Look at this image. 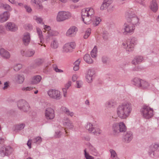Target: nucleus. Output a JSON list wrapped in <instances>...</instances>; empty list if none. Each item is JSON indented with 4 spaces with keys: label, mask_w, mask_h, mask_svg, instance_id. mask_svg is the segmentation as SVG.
Here are the masks:
<instances>
[{
    "label": "nucleus",
    "mask_w": 159,
    "mask_h": 159,
    "mask_svg": "<svg viewBox=\"0 0 159 159\" xmlns=\"http://www.w3.org/2000/svg\"><path fill=\"white\" fill-rule=\"evenodd\" d=\"M132 111L131 103L126 102L118 106L116 109V114L118 117L121 119H125L130 115Z\"/></svg>",
    "instance_id": "f257e3e1"
},
{
    "label": "nucleus",
    "mask_w": 159,
    "mask_h": 159,
    "mask_svg": "<svg viewBox=\"0 0 159 159\" xmlns=\"http://www.w3.org/2000/svg\"><path fill=\"white\" fill-rule=\"evenodd\" d=\"M81 14L82 20L85 24H89L92 22L94 14L93 8L88 7L83 9L82 10Z\"/></svg>",
    "instance_id": "f03ea898"
},
{
    "label": "nucleus",
    "mask_w": 159,
    "mask_h": 159,
    "mask_svg": "<svg viewBox=\"0 0 159 159\" xmlns=\"http://www.w3.org/2000/svg\"><path fill=\"white\" fill-rule=\"evenodd\" d=\"M137 39L136 38L132 37L128 41L123 43V48L126 51L130 52L133 51L134 46L137 44Z\"/></svg>",
    "instance_id": "7ed1b4c3"
},
{
    "label": "nucleus",
    "mask_w": 159,
    "mask_h": 159,
    "mask_svg": "<svg viewBox=\"0 0 159 159\" xmlns=\"http://www.w3.org/2000/svg\"><path fill=\"white\" fill-rule=\"evenodd\" d=\"M72 17V14L69 11H61L57 14L56 20L58 22H62L70 19Z\"/></svg>",
    "instance_id": "20e7f679"
},
{
    "label": "nucleus",
    "mask_w": 159,
    "mask_h": 159,
    "mask_svg": "<svg viewBox=\"0 0 159 159\" xmlns=\"http://www.w3.org/2000/svg\"><path fill=\"white\" fill-rule=\"evenodd\" d=\"M140 112L143 117L146 119L151 118L154 115L153 109L147 106H143L141 109Z\"/></svg>",
    "instance_id": "39448f33"
},
{
    "label": "nucleus",
    "mask_w": 159,
    "mask_h": 159,
    "mask_svg": "<svg viewBox=\"0 0 159 159\" xmlns=\"http://www.w3.org/2000/svg\"><path fill=\"white\" fill-rule=\"evenodd\" d=\"M135 29V27L133 25L127 22L124 24L121 31L124 35H131L134 33Z\"/></svg>",
    "instance_id": "423d86ee"
},
{
    "label": "nucleus",
    "mask_w": 159,
    "mask_h": 159,
    "mask_svg": "<svg viewBox=\"0 0 159 159\" xmlns=\"http://www.w3.org/2000/svg\"><path fill=\"white\" fill-rule=\"evenodd\" d=\"M112 129L114 133L118 134L125 132L126 130V127L124 123L121 122L119 123L114 124L112 126Z\"/></svg>",
    "instance_id": "0eeeda50"
},
{
    "label": "nucleus",
    "mask_w": 159,
    "mask_h": 159,
    "mask_svg": "<svg viewBox=\"0 0 159 159\" xmlns=\"http://www.w3.org/2000/svg\"><path fill=\"white\" fill-rule=\"evenodd\" d=\"M18 108L24 112H27L30 110V106L28 103L25 100L19 101L17 103Z\"/></svg>",
    "instance_id": "6e6552de"
},
{
    "label": "nucleus",
    "mask_w": 159,
    "mask_h": 159,
    "mask_svg": "<svg viewBox=\"0 0 159 159\" xmlns=\"http://www.w3.org/2000/svg\"><path fill=\"white\" fill-rule=\"evenodd\" d=\"M48 94L50 98L58 100L61 98L60 92L57 90L50 89L48 91Z\"/></svg>",
    "instance_id": "1a4fd4ad"
},
{
    "label": "nucleus",
    "mask_w": 159,
    "mask_h": 159,
    "mask_svg": "<svg viewBox=\"0 0 159 159\" xmlns=\"http://www.w3.org/2000/svg\"><path fill=\"white\" fill-rule=\"evenodd\" d=\"M76 44L74 42H71L66 43L63 47L62 51L64 53L71 52L75 49Z\"/></svg>",
    "instance_id": "9d476101"
},
{
    "label": "nucleus",
    "mask_w": 159,
    "mask_h": 159,
    "mask_svg": "<svg viewBox=\"0 0 159 159\" xmlns=\"http://www.w3.org/2000/svg\"><path fill=\"white\" fill-rule=\"evenodd\" d=\"M4 26L7 31L11 32H15L18 29V26L13 22H7L5 24Z\"/></svg>",
    "instance_id": "9b49d317"
},
{
    "label": "nucleus",
    "mask_w": 159,
    "mask_h": 159,
    "mask_svg": "<svg viewBox=\"0 0 159 159\" xmlns=\"http://www.w3.org/2000/svg\"><path fill=\"white\" fill-rule=\"evenodd\" d=\"M62 124L65 128L67 129H73L75 128L73 122L68 117L64 118L62 120Z\"/></svg>",
    "instance_id": "f8f14e48"
},
{
    "label": "nucleus",
    "mask_w": 159,
    "mask_h": 159,
    "mask_svg": "<svg viewBox=\"0 0 159 159\" xmlns=\"http://www.w3.org/2000/svg\"><path fill=\"white\" fill-rule=\"evenodd\" d=\"M44 113L45 118L48 120H52L55 117L54 111L51 107L46 108Z\"/></svg>",
    "instance_id": "ddd939ff"
},
{
    "label": "nucleus",
    "mask_w": 159,
    "mask_h": 159,
    "mask_svg": "<svg viewBox=\"0 0 159 159\" xmlns=\"http://www.w3.org/2000/svg\"><path fill=\"white\" fill-rule=\"evenodd\" d=\"M157 151L159 152V143H155L153 146L150 147L148 152L151 157H153L155 156Z\"/></svg>",
    "instance_id": "4468645a"
},
{
    "label": "nucleus",
    "mask_w": 159,
    "mask_h": 159,
    "mask_svg": "<svg viewBox=\"0 0 159 159\" xmlns=\"http://www.w3.org/2000/svg\"><path fill=\"white\" fill-rule=\"evenodd\" d=\"M95 73L94 70L92 69H89L85 74V79L86 81L89 83H91L93 81V75Z\"/></svg>",
    "instance_id": "2eb2a0df"
},
{
    "label": "nucleus",
    "mask_w": 159,
    "mask_h": 159,
    "mask_svg": "<svg viewBox=\"0 0 159 159\" xmlns=\"http://www.w3.org/2000/svg\"><path fill=\"white\" fill-rule=\"evenodd\" d=\"M77 31L78 29L76 26H72L67 30L66 35L69 37H73L75 36Z\"/></svg>",
    "instance_id": "dca6fc26"
},
{
    "label": "nucleus",
    "mask_w": 159,
    "mask_h": 159,
    "mask_svg": "<svg viewBox=\"0 0 159 159\" xmlns=\"http://www.w3.org/2000/svg\"><path fill=\"white\" fill-rule=\"evenodd\" d=\"M139 19L138 17L135 14L129 15L128 20V22L133 25L135 27L138 24Z\"/></svg>",
    "instance_id": "f3484780"
},
{
    "label": "nucleus",
    "mask_w": 159,
    "mask_h": 159,
    "mask_svg": "<svg viewBox=\"0 0 159 159\" xmlns=\"http://www.w3.org/2000/svg\"><path fill=\"white\" fill-rule=\"evenodd\" d=\"M30 34L28 32L25 33L22 38V41L24 44L25 46H27L30 42Z\"/></svg>",
    "instance_id": "a211bd4d"
},
{
    "label": "nucleus",
    "mask_w": 159,
    "mask_h": 159,
    "mask_svg": "<svg viewBox=\"0 0 159 159\" xmlns=\"http://www.w3.org/2000/svg\"><path fill=\"white\" fill-rule=\"evenodd\" d=\"M24 80L25 77L23 75L17 74L15 75L13 80L18 84H22Z\"/></svg>",
    "instance_id": "6ab92c4d"
},
{
    "label": "nucleus",
    "mask_w": 159,
    "mask_h": 159,
    "mask_svg": "<svg viewBox=\"0 0 159 159\" xmlns=\"http://www.w3.org/2000/svg\"><path fill=\"white\" fill-rule=\"evenodd\" d=\"M42 79L41 76L39 75H34L31 78L30 83L31 84H37L40 83Z\"/></svg>",
    "instance_id": "aec40b11"
},
{
    "label": "nucleus",
    "mask_w": 159,
    "mask_h": 159,
    "mask_svg": "<svg viewBox=\"0 0 159 159\" xmlns=\"http://www.w3.org/2000/svg\"><path fill=\"white\" fill-rule=\"evenodd\" d=\"M113 0H103L100 9L103 10L107 9L112 3Z\"/></svg>",
    "instance_id": "412c9836"
},
{
    "label": "nucleus",
    "mask_w": 159,
    "mask_h": 159,
    "mask_svg": "<svg viewBox=\"0 0 159 159\" xmlns=\"http://www.w3.org/2000/svg\"><path fill=\"white\" fill-rule=\"evenodd\" d=\"M10 15L7 11H4L0 14V22L3 23L7 21L9 18Z\"/></svg>",
    "instance_id": "4be33fe9"
},
{
    "label": "nucleus",
    "mask_w": 159,
    "mask_h": 159,
    "mask_svg": "<svg viewBox=\"0 0 159 159\" xmlns=\"http://www.w3.org/2000/svg\"><path fill=\"white\" fill-rule=\"evenodd\" d=\"M0 55L2 57L5 59H8L11 56L10 53L4 48L0 49Z\"/></svg>",
    "instance_id": "5701e85b"
},
{
    "label": "nucleus",
    "mask_w": 159,
    "mask_h": 159,
    "mask_svg": "<svg viewBox=\"0 0 159 159\" xmlns=\"http://www.w3.org/2000/svg\"><path fill=\"white\" fill-rule=\"evenodd\" d=\"M133 137L132 133L130 131L127 132L124 136V141L126 143H129L132 140Z\"/></svg>",
    "instance_id": "b1692460"
},
{
    "label": "nucleus",
    "mask_w": 159,
    "mask_h": 159,
    "mask_svg": "<svg viewBox=\"0 0 159 159\" xmlns=\"http://www.w3.org/2000/svg\"><path fill=\"white\" fill-rule=\"evenodd\" d=\"M89 149L90 153L92 155L96 156L99 155V153L97 149L91 144H89Z\"/></svg>",
    "instance_id": "393cba45"
},
{
    "label": "nucleus",
    "mask_w": 159,
    "mask_h": 159,
    "mask_svg": "<svg viewBox=\"0 0 159 159\" xmlns=\"http://www.w3.org/2000/svg\"><path fill=\"white\" fill-rule=\"evenodd\" d=\"M150 8L153 12H156L158 8V5L156 0H152L150 3Z\"/></svg>",
    "instance_id": "a878e982"
},
{
    "label": "nucleus",
    "mask_w": 159,
    "mask_h": 159,
    "mask_svg": "<svg viewBox=\"0 0 159 159\" xmlns=\"http://www.w3.org/2000/svg\"><path fill=\"white\" fill-rule=\"evenodd\" d=\"M143 60V58L142 56H136L132 61V64L136 65L142 62Z\"/></svg>",
    "instance_id": "bb28decb"
},
{
    "label": "nucleus",
    "mask_w": 159,
    "mask_h": 159,
    "mask_svg": "<svg viewBox=\"0 0 159 159\" xmlns=\"http://www.w3.org/2000/svg\"><path fill=\"white\" fill-rule=\"evenodd\" d=\"M61 110L68 116L73 117L74 116V113L72 111H70L68 108L65 107H61Z\"/></svg>",
    "instance_id": "cd10ccee"
},
{
    "label": "nucleus",
    "mask_w": 159,
    "mask_h": 159,
    "mask_svg": "<svg viewBox=\"0 0 159 159\" xmlns=\"http://www.w3.org/2000/svg\"><path fill=\"white\" fill-rule=\"evenodd\" d=\"M149 83L147 81L142 80L139 88L142 89H148L150 88Z\"/></svg>",
    "instance_id": "c85d7f7f"
},
{
    "label": "nucleus",
    "mask_w": 159,
    "mask_h": 159,
    "mask_svg": "<svg viewBox=\"0 0 159 159\" xmlns=\"http://www.w3.org/2000/svg\"><path fill=\"white\" fill-rule=\"evenodd\" d=\"M105 105L107 108H111L115 107L116 103L114 100L112 99L107 101Z\"/></svg>",
    "instance_id": "c756f323"
},
{
    "label": "nucleus",
    "mask_w": 159,
    "mask_h": 159,
    "mask_svg": "<svg viewBox=\"0 0 159 159\" xmlns=\"http://www.w3.org/2000/svg\"><path fill=\"white\" fill-rule=\"evenodd\" d=\"M101 21V20L100 17L93 16L92 22H93V24L94 26H96L98 25Z\"/></svg>",
    "instance_id": "7c9ffc66"
},
{
    "label": "nucleus",
    "mask_w": 159,
    "mask_h": 159,
    "mask_svg": "<svg viewBox=\"0 0 159 159\" xmlns=\"http://www.w3.org/2000/svg\"><path fill=\"white\" fill-rule=\"evenodd\" d=\"M3 148L5 149V151L7 156L10 155L13 151V149L10 146H3Z\"/></svg>",
    "instance_id": "2f4dec72"
},
{
    "label": "nucleus",
    "mask_w": 159,
    "mask_h": 159,
    "mask_svg": "<svg viewBox=\"0 0 159 159\" xmlns=\"http://www.w3.org/2000/svg\"><path fill=\"white\" fill-rule=\"evenodd\" d=\"M94 125L91 123H88L86 126V129L89 131V132L92 133L94 130L95 128Z\"/></svg>",
    "instance_id": "473e14b6"
},
{
    "label": "nucleus",
    "mask_w": 159,
    "mask_h": 159,
    "mask_svg": "<svg viewBox=\"0 0 159 159\" xmlns=\"http://www.w3.org/2000/svg\"><path fill=\"white\" fill-rule=\"evenodd\" d=\"M50 46L52 49H57L59 46L58 41L56 39H53L51 43Z\"/></svg>",
    "instance_id": "72a5a7b5"
},
{
    "label": "nucleus",
    "mask_w": 159,
    "mask_h": 159,
    "mask_svg": "<svg viewBox=\"0 0 159 159\" xmlns=\"http://www.w3.org/2000/svg\"><path fill=\"white\" fill-rule=\"evenodd\" d=\"M84 60L88 64H91L93 63V60L91 58L89 54H85L84 56Z\"/></svg>",
    "instance_id": "f704fd0d"
},
{
    "label": "nucleus",
    "mask_w": 159,
    "mask_h": 159,
    "mask_svg": "<svg viewBox=\"0 0 159 159\" xmlns=\"http://www.w3.org/2000/svg\"><path fill=\"white\" fill-rule=\"evenodd\" d=\"M141 80H142L136 77L133 79L132 81L134 85L139 88L141 83Z\"/></svg>",
    "instance_id": "c9c22d12"
},
{
    "label": "nucleus",
    "mask_w": 159,
    "mask_h": 159,
    "mask_svg": "<svg viewBox=\"0 0 159 159\" xmlns=\"http://www.w3.org/2000/svg\"><path fill=\"white\" fill-rule=\"evenodd\" d=\"M36 30L37 32L39 38L40 43H43V35L42 34V30L40 29L39 28H37L36 29Z\"/></svg>",
    "instance_id": "e433bc0d"
},
{
    "label": "nucleus",
    "mask_w": 159,
    "mask_h": 159,
    "mask_svg": "<svg viewBox=\"0 0 159 159\" xmlns=\"http://www.w3.org/2000/svg\"><path fill=\"white\" fill-rule=\"evenodd\" d=\"M25 126V125L24 123L17 124L15 126L14 129L15 131L20 130L24 128Z\"/></svg>",
    "instance_id": "4c0bfd02"
},
{
    "label": "nucleus",
    "mask_w": 159,
    "mask_h": 159,
    "mask_svg": "<svg viewBox=\"0 0 159 159\" xmlns=\"http://www.w3.org/2000/svg\"><path fill=\"white\" fill-rule=\"evenodd\" d=\"M80 62L81 60L79 59L74 62V66L73 67V69L74 70L76 71L79 70V65Z\"/></svg>",
    "instance_id": "58836bf2"
},
{
    "label": "nucleus",
    "mask_w": 159,
    "mask_h": 159,
    "mask_svg": "<svg viewBox=\"0 0 159 159\" xmlns=\"http://www.w3.org/2000/svg\"><path fill=\"white\" fill-rule=\"evenodd\" d=\"M48 35L47 36L48 38H49L51 36H57L58 33L56 31L52 30H50L47 33Z\"/></svg>",
    "instance_id": "ea45409f"
},
{
    "label": "nucleus",
    "mask_w": 159,
    "mask_h": 159,
    "mask_svg": "<svg viewBox=\"0 0 159 159\" xmlns=\"http://www.w3.org/2000/svg\"><path fill=\"white\" fill-rule=\"evenodd\" d=\"M42 140V139L41 137L40 136H38L34 138L33 139L32 141L33 143L37 144H39L41 143Z\"/></svg>",
    "instance_id": "a19ab883"
},
{
    "label": "nucleus",
    "mask_w": 159,
    "mask_h": 159,
    "mask_svg": "<svg viewBox=\"0 0 159 159\" xmlns=\"http://www.w3.org/2000/svg\"><path fill=\"white\" fill-rule=\"evenodd\" d=\"M35 53L34 50L30 49L27 50L26 57H30L33 56Z\"/></svg>",
    "instance_id": "79ce46f5"
},
{
    "label": "nucleus",
    "mask_w": 159,
    "mask_h": 159,
    "mask_svg": "<svg viewBox=\"0 0 159 159\" xmlns=\"http://www.w3.org/2000/svg\"><path fill=\"white\" fill-rule=\"evenodd\" d=\"M97 48L95 46L91 52V55L93 58L97 56Z\"/></svg>",
    "instance_id": "37998d69"
},
{
    "label": "nucleus",
    "mask_w": 159,
    "mask_h": 159,
    "mask_svg": "<svg viewBox=\"0 0 159 159\" xmlns=\"http://www.w3.org/2000/svg\"><path fill=\"white\" fill-rule=\"evenodd\" d=\"M102 133V130L98 127H95L92 133L94 135H98Z\"/></svg>",
    "instance_id": "c03bdc74"
},
{
    "label": "nucleus",
    "mask_w": 159,
    "mask_h": 159,
    "mask_svg": "<svg viewBox=\"0 0 159 159\" xmlns=\"http://www.w3.org/2000/svg\"><path fill=\"white\" fill-rule=\"evenodd\" d=\"M33 19L38 23L43 24V20L42 18L40 17H38L37 16H34Z\"/></svg>",
    "instance_id": "a18cd8bd"
},
{
    "label": "nucleus",
    "mask_w": 159,
    "mask_h": 159,
    "mask_svg": "<svg viewBox=\"0 0 159 159\" xmlns=\"http://www.w3.org/2000/svg\"><path fill=\"white\" fill-rule=\"evenodd\" d=\"M85 157L86 159H94V157L89 155V154L87 152L86 149L84 150Z\"/></svg>",
    "instance_id": "49530a36"
},
{
    "label": "nucleus",
    "mask_w": 159,
    "mask_h": 159,
    "mask_svg": "<svg viewBox=\"0 0 159 159\" xmlns=\"http://www.w3.org/2000/svg\"><path fill=\"white\" fill-rule=\"evenodd\" d=\"M5 149L3 148V147L0 148V155L1 156L3 157L5 156H7L6 153V151H5Z\"/></svg>",
    "instance_id": "de8ad7c7"
},
{
    "label": "nucleus",
    "mask_w": 159,
    "mask_h": 159,
    "mask_svg": "<svg viewBox=\"0 0 159 159\" xmlns=\"http://www.w3.org/2000/svg\"><path fill=\"white\" fill-rule=\"evenodd\" d=\"M5 149L3 148V147L0 148V155L1 156L3 157L5 156H7L6 153V151H5Z\"/></svg>",
    "instance_id": "09e8293b"
},
{
    "label": "nucleus",
    "mask_w": 159,
    "mask_h": 159,
    "mask_svg": "<svg viewBox=\"0 0 159 159\" xmlns=\"http://www.w3.org/2000/svg\"><path fill=\"white\" fill-rule=\"evenodd\" d=\"M22 67L21 64H16L14 66V70L15 71H19Z\"/></svg>",
    "instance_id": "8fccbe9b"
},
{
    "label": "nucleus",
    "mask_w": 159,
    "mask_h": 159,
    "mask_svg": "<svg viewBox=\"0 0 159 159\" xmlns=\"http://www.w3.org/2000/svg\"><path fill=\"white\" fill-rule=\"evenodd\" d=\"M91 33V30L90 28H88L86 31L84 37L85 39H87L90 35Z\"/></svg>",
    "instance_id": "3c124183"
},
{
    "label": "nucleus",
    "mask_w": 159,
    "mask_h": 159,
    "mask_svg": "<svg viewBox=\"0 0 159 159\" xmlns=\"http://www.w3.org/2000/svg\"><path fill=\"white\" fill-rule=\"evenodd\" d=\"M33 89V88L31 87H24L21 88L22 91L25 92L31 90Z\"/></svg>",
    "instance_id": "603ef678"
},
{
    "label": "nucleus",
    "mask_w": 159,
    "mask_h": 159,
    "mask_svg": "<svg viewBox=\"0 0 159 159\" xmlns=\"http://www.w3.org/2000/svg\"><path fill=\"white\" fill-rule=\"evenodd\" d=\"M53 70L57 72L61 73L63 72L62 70L58 69L56 65L54 64L53 65Z\"/></svg>",
    "instance_id": "864d4df0"
},
{
    "label": "nucleus",
    "mask_w": 159,
    "mask_h": 159,
    "mask_svg": "<svg viewBox=\"0 0 159 159\" xmlns=\"http://www.w3.org/2000/svg\"><path fill=\"white\" fill-rule=\"evenodd\" d=\"M39 2H41V1H40L39 0H31V4L35 6L39 3Z\"/></svg>",
    "instance_id": "5fc2aeb1"
},
{
    "label": "nucleus",
    "mask_w": 159,
    "mask_h": 159,
    "mask_svg": "<svg viewBox=\"0 0 159 159\" xmlns=\"http://www.w3.org/2000/svg\"><path fill=\"white\" fill-rule=\"evenodd\" d=\"M77 84V88H80L82 87L83 85V82L81 81H77L76 82Z\"/></svg>",
    "instance_id": "6e6d98bb"
},
{
    "label": "nucleus",
    "mask_w": 159,
    "mask_h": 159,
    "mask_svg": "<svg viewBox=\"0 0 159 159\" xmlns=\"http://www.w3.org/2000/svg\"><path fill=\"white\" fill-rule=\"evenodd\" d=\"M3 8L9 11H11L12 10L10 6L7 4H4Z\"/></svg>",
    "instance_id": "4d7b16f0"
},
{
    "label": "nucleus",
    "mask_w": 159,
    "mask_h": 159,
    "mask_svg": "<svg viewBox=\"0 0 159 159\" xmlns=\"http://www.w3.org/2000/svg\"><path fill=\"white\" fill-rule=\"evenodd\" d=\"M24 7L27 12H30L32 11V10L30 6L26 5H25L24 6Z\"/></svg>",
    "instance_id": "13d9d810"
},
{
    "label": "nucleus",
    "mask_w": 159,
    "mask_h": 159,
    "mask_svg": "<svg viewBox=\"0 0 159 159\" xmlns=\"http://www.w3.org/2000/svg\"><path fill=\"white\" fill-rule=\"evenodd\" d=\"M72 82L70 81H68V82L65 85V88L68 89L71 86Z\"/></svg>",
    "instance_id": "bf43d9fd"
},
{
    "label": "nucleus",
    "mask_w": 159,
    "mask_h": 159,
    "mask_svg": "<svg viewBox=\"0 0 159 159\" xmlns=\"http://www.w3.org/2000/svg\"><path fill=\"white\" fill-rule=\"evenodd\" d=\"M27 50L25 51L24 49L20 50V53L23 56L26 57Z\"/></svg>",
    "instance_id": "052dcab7"
},
{
    "label": "nucleus",
    "mask_w": 159,
    "mask_h": 159,
    "mask_svg": "<svg viewBox=\"0 0 159 159\" xmlns=\"http://www.w3.org/2000/svg\"><path fill=\"white\" fill-rule=\"evenodd\" d=\"M36 8L38 9L42 10L43 8V6L40 2H39V3L36 6Z\"/></svg>",
    "instance_id": "680f3d73"
},
{
    "label": "nucleus",
    "mask_w": 159,
    "mask_h": 159,
    "mask_svg": "<svg viewBox=\"0 0 159 159\" xmlns=\"http://www.w3.org/2000/svg\"><path fill=\"white\" fill-rule=\"evenodd\" d=\"M67 89H66L65 88L63 89H62L63 91V96L65 97H66L67 96Z\"/></svg>",
    "instance_id": "e2e57ef3"
},
{
    "label": "nucleus",
    "mask_w": 159,
    "mask_h": 159,
    "mask_svg": "<svg viewBox=\"0 0 159 159\" xmlns=\"http://www.w3.org/2000/svg\"><path fill=\"white\" fill-rule=\"evenodd\" d=\"M44 29L48 31V32L51 30V27L50 26L44 25L43 27Z\"/></svg>",
    "instance_id": "0e129e2a"
},
{
    "label": "nucleus",
    "mask_w": 159,
    "mask_h": 159,
    "mask_svg": "<svg viewBox=\"0 0 159 159\" xmlns=\"http://www.w3.org/2000/svg\"><path fill=\"white\" fill-rule=\"evenodd\" d=\"M5 32L4 27L2 25H0V34H3Z\"/></svg>",
    "instance_id": "69168bd1"
},
{
    "label": "nucleus",
    "mask_w": 159,
    "mask_h": 159,
    "mask_svg": "<svg viewBox=\"0 0 159 159\" xmlns=\"http://www.w3.org/2000/svg\"><path fill=\"white\" fill-rule=\"evenodd\" d=\"M9 86L8 84V82H6L4 83V86L3 87V89H7L8 87Z\"/></svg>",
    "instance_id": "338daca9"
},
{
    "label": "nucleus",
    "mask_w": 159,
    "mask_h": 159,
    "mask_svg": "<svg viewBox=\"0 0 159 159\" xmlns=\"http://www.w3.org/2000/svg\"><path fill=\"white\" fill-rule=\"evenodd\" d=\"M61 135V132L59 131H57L56 132L55 137L57 138L60 137Z\"/></svg>",
    "instance_id": "774afa93"
}]
</instances>
